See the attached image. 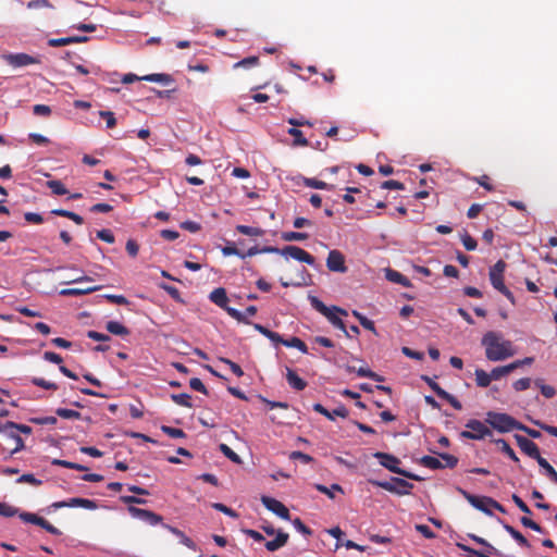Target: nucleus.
Masks as SVG:
<instances>
[{
    "label": "nucleus",
    "mask_w": 557,
    "mask_h": 557,
    "mask_svg": "<svg viewBox=\"0 0 557 557\" xmlns=\"http://www.w3.org/2000/svg\"><path fill=\"white\" fill-rule=\"evenodd\" d=\"M512 371H515V366L506 364L502 367H496L490 372L488 376L492 379V381H497L500 380L503 376L511 373Z\"/></svg>",
    "instance_id": "obj_28"
},
{
    "label": "nucleus",
    "mask_w": 557,
    "mask_h": 557,
    "mask_svg": "<svg viewBox=\"0 0 557 557\" xmlns=\"http://www.w3.org/2000/svg\"><path fill=\"white\" fill-rule=\"evenodd\" d=\"M0 433H2L3 436H5L8 440L13 441L14 443V447L11 450H9L8 455L3 457L4 460L10 459L13 455L25 448L23 438L14 430L7 429L5 423L3 425H0Z\"/></svg>",
    "instance_id": "obj_14"
},
{
    "label": "nucleus",
    "mask_w": 557,
    "mask_h": 557,
    "mask_svg": "<svg viewBox=\"0 0 557 557\" xmlns=\"http://www.w3.org/2000/svg\"><path fill=\"white\" fill-rule=\"evenodd\" d=\"M386 278L393 283L399 284L405 287L410 286V281L405 275L392 269L386 270Z\"/></svg>",
    "instance_id": "obj_23"
},
{
    "label": "nucleus",
    "mask_w": 557,
    "mask_h": 557,
    "mask_svg": "<svg viewBox=\"0 0 557 557\" xmlns=\"http://www.w3.org/2000/svg\"><path fill=\"white\" fill-rule=\"evenodd\" d=\"M32 383L35 386H38V387H41V388H45V389H51V391L58 389V385L55 383L46 381L42 377H33L32 379Z\"/></svg>",
    "instance_id": "obj_48"
},
{
    "label": "nucleus",
    "mask_w": 557,
    "mask_h": 557,
    "mask_svg": "<svg viewBox=\"0 0 557 557\" xmlns=\"http://www.w3.org/2000/svg\"><path fill=\"white\" fill-rule=\"evenodd\" d=\"M535 385L540 387L541 389V393L544 397L546 398H553L555 395H556V389L555 387L550 386V385H546L543 383L542 380L537 379L535 380Z\"/></svg>",
    "instance_id": "obj_39"
},
{
    "label": "nucleus",
    "mask_w": 557,
    "mask_h": 557,
    "mask_svg": "<svg viewBox=\"0 0 557 557\" xmlns=\"http://www.w3.org/2000/svg\"><path fill=\"white\" fill-rule=\"evenodd\" d=\"M141 78H143V81L160 83L162 85H168L173 82L172 76L169 74H164V73L149 74V75L141 76Z\"/></svg>",
    "instance_id": "obj_27"
},
{
    "label": "nucleus",
    "mask_w": 557,
    "mask_h": 557,
    "mask_svg": "<svg viewBox=\"0 0 557 557\" xmlns=\"http://www.w3.org/2000/svg\"><path fill=\"white\" fill-rule=\"evenodd\" d=\"M461 242H462L463 247L469 251L474 250L478 246L476 240L472 236H470L468 233H465L461 236Z\"/></svg>",
    "instance_id": "obj_54"
},
{
    "label": "nucleus",
    "mask_w": 557,
    "mask_h": 557,
    "mask_svg": "<svg viewBox=\"0 0 557 557\" xmlns=\"http://www.w3.org/2000/svg\"><path fill=\"white\" fill-rule=\"evenodd\" d=\"M421 379L431 387V389L441 397L443 395V392H445L444 388H442L433 379H431L428 375H422Z\"/></svg>",
    "instance_id": "obj_53"
},
{
    "label": "nucleus",
    "mask_w": 557,
    "mask_h": 557,
    "mask_svg": "<svg viewBox=\"0 0 557 557\" xmlns=\"http://www.w3.org/2000/svg\"><path fill=\"white\" fill-rule=\"evenodd\" d=\"M236 230L247 236H259L262 233L260 228L247 225H237Z\"/></svg>",
    "instance_id": "obj_51"
},
{
    "label": "nucleus",
    "mask_w": 557,
    "mask_h": 557,
    "mask_svg": "<svg viewBox=\"0 0 557 557\" xmlns=\"http://www.w3.org/2000/svg\"><path fill=\"white\" fill-rule=\"evenodd\" d=\"M441 461L443 462V469L449 468L453 469L458 463V458L450 454H440Z\"/></svg>",
    "instance_id": "obj_45"
},
{
    "label": "nucleus",
    "mask_w": 557,
    "mask_h": 557,
    "mask_svg": "<svg viewBox=\"0 0 557 557\" xmlns=\"http://www.w3.org/2000/svg\"><path fill=\"white\" fill-rule=\"evenodd\" d=\"M65 507H82L88 510H95L98 508L97 502L88 498L73 497L67 500L54 502L50 508L57 510Z\"/></svg>",
    "instance_id": "obj_10"
},
{
    "label": "nucleus",
    "mask_w": 557,
    "mask_h": 557,
    "mask_svg": "<svg viewBox=\"0 0 557 557\" xmlns=\"http://www.w3.org/2000/svg\"><path fill=\"white\" fill-rule=\"evenodd\" d=\"M259 64V58L258 57H248L245 58L234 64V69L244 67V69H250L253 66H257Z\"/></svg>",
    "instance_id": "obj_40"
},
{
    "label": "nucleus",
    "mask_w": 557,
    "mask_h": 557,
    "mask_svg": "<svg viewBox=\"0 0 557 557\" xmlns=\"http://www.w3.org/2000/svg\"><path fill=\"white\" fill-rule=\"evenodd\" d=\"M520 522L522 523L523 527L529 528L535 532H540V533L543 532V528L539 523H536L532 519H530L529 517H522L520 519Z\"/></svg>",
    "instance_id": "obj_59"
},
{
    "label": "nucleus",
    "mask_w": 557,
    "mask_h": 557,
    "mask_svg": "<svg viewBox=\"0 0 557 557\" xmlns=\"http://www.w3.org/2000/svg\"><path fill=\"white\" fill-rule=\"evenodd\" d=\"M221 362L227 364L231 369V371L238 377L243 376L244 375V371L242 370V368L235 363L234 361L227 359V358H221L220 359Z\"/></svg>",
    "instance_id": "obj_60"
},
{
    "label": "nucleus",
    "mask_w": 557,
    "mask_h": 557,
    "mask_svg": "<svg viewBox=\"0 0 557 557\" xmlns=\"http://www.w3.org/2000/svg\"><path fill=\"white\" fill-rule=\"evenodd\" d=\"M97 237L108 244H113L115 240L113 233L108 228L98 231Z\"/></svg>",
    "instance_id": "obj_61"
},
{
    "label": "nucleus",
    "mask_w": 557,
    "mask_h": 557,
    "mask_svg": "<svg viewBox=\"0 0 557 557\" xmlns=\"http://www.w3.org/2000/svg\"><path fill=\"white\" fill-rule=\"evenodd\" d=\"M262 504L273 513L278 515V500L269 496L261 497Z\"/></svg>",
    "instance_id": "obj_47"
},
{
    "label": "nucleus",
    "mask_w": 557,
    "mask_h": 557,
    "mask_svg": "<svg viewBox=\"0 0 557 557\" xmlns=\"http://www.w3.org/2000/svg\"><path fill=\"white\" fill-rule=\"evenodd\" d=\"M504 529L517 541V543L522 547H530L529 541L513 527L508 523L503 522Z\"/></svg>",
    "instance_id": "obj_25"
},
{
    "label": "nucleus",
    "mask_w": 557,
    "mask_h": 557,
    "mask_svg": "<svg viewBox=\"0 0 557 557\" xmlns=\"http://www.w3.org/2000/svg\"><path fill=\"white\" fill-rule=\"evenodd\" d=\"M287 133L294 137L293 146H308L309 143L304 136L302 132L299 131L297 127H292L287 131Z\"/></svg>",
    "instance_id": "obj_31"
},
{
    "label": "nucleus",
    "mask_w": 557,
    "mask_h": 557,
    "mask_svg": "<svg viewBox=\"0 0 557 557\" xmlns=\"http://www.w3.org/2000/svg\"><path fill=\"white\" fill-rule=\"evenodd\" d=\"M171 399L178 406H183V407H186V408H191L193 407V404H191V396L189 394H186V393H182V394H172L171 395Z\"/></svg>",
    "instance_id": "obj_36"
},
{
    "label": "nucleus",
    "mask_w": 557,
    "mask_h": 557,
    "mask_svg": "<svg viewBox=\"0 0 557 557\" xmlns=\"http://www.w3.org/2000/svg\"><path fill=\"white\" fill-rule=\"evenodd\" d=\"M309 235L302 232H284L281 234V238L285 242H302L308 239Z\"/></svg>",
    "instance_id": "obj_35"
},
{
    "label": "nucleus",
    "mask_w": 557,
    "mask_h": 557,
    "mask_svg": "<svg viewBox=\"0 0 557 557\" xmlns=\"http://www.w3.org/2000/svg\"><path fill=\"white\" fill-rule=\"evenodd\" d=\"M284 275L281 276V285L287 286H306L309 285L311 275L302 264H295L292 270L282 269Z\"/></svg>",
    "instance_id": "obj_4"
},
{
    "label": "nucleus",
    "mask_w": 557,
    "mask_h": 557,
    "mask_svg": "<svg viewBox=\"0 0 557 557\" xmlns=\"http://www.w3.org/2000/svg\"><path fill=\"white\" fill-rule=\"evenodd\" d=\"M24 219L28 223L33 224H41L44 222V218L41 214L36 212H26L24 213Z\"/></svg>",
    "instance_id": "obj_64"
},
{
    "label": "nucleus",
    "mask_w": 557,
    "mask_h": 557,
    "mask_svg": "<svg viewBox=\"0 0 557 557\" xmlns=\"http://www.w3.org/2000/svg\"><path fill=\"white\" fill-rule=\"evenodd\" d=\"M369 482L374 486L400 496L410 494V491L413 488L412 483L400 478H392L389 481L369 480Z\"/></svg>",
    "instance_id": "obj_6"
},
{
    "label": "nucleus",
    "mask_w": 557,
    "mask_h": 557,
    "mask_svg": "<svg viewBox=\"0 0 557 557\" xmlns=\"http://www.w3.org/2000/svg\"><path fill=\"white\" fill-rule=\"evenodd\" d=\"M312 408L315 412L323 414L331 421H333L335 417L346 418L348 416V410L345 406H338L332 411L324 408L321 404H314Z\"/></svg>",
    "instance_id": "obj_17"
},
{
    "label": "nucleus",
    "mask_w": 557,
    "mask_h": 557,
    "mask_svg": "<svg viewBox=\"0 0 557 557\" xmlns=\"http://www.w3.org/2000/svg\"><path fill=\"white\" fill-rule=\"evenodd\" d=\"M210 300L221 308H226L228 298L224 288L219 287L213 289L209 296Z\"/></svg>",
    "instance_id": "obj_21"
},
{
    "label": "nucleus",
    "mask_w": 557,
    "mask_h": 557,
    "mask_svg": "<svg viewBox=\"0 0 557 557\" xmlns=\"http://www.w3.org/2000/svg\"><path fill=\"white\" fill-rule=\"evenodd\" d=\"M305 185L315 189H331L332 186L323 181L317 178H305Z\"/></svg>",
    "instance_id": "obj_44"
},
{
    "label": "nucleus",
    "mask_w": 557,
    "mask_h": 557,
    "mask_svg": "<svg viewBox=\"0 0 557 557\" xmlns=\"http://www.w3.org/2000/svg\"><path fill=\"white\" fill-rule=\"evenodd\" d=\"M456 546L461 549L462 552L467 553L469 557H486V554L476 550L468 545H465L462 543H457Z\"/></svg>",
    "instance_id": "obj_52"
},
{
    "label": "nucleus",
    "mask_w": 557,
    "mask_h": 557,
    "mask_svg": "<svg viewBox=\"0 0 557 557\" xmlns=\"http://www.w3.org/2000/svg\"><path fill=\"white\" fill-rule=\"evenodd\" d=\"M352 314L354 317H356L359 321V323L366 329V330H369L371 331L372 333L374 334H377L376 333V329H375V325H374V322L370 319H368L367 317H364L363 314H361L360 312L354 310L352 311Z\"/></svg>",
    "instance_id": "obj_37"
},
{
    "label": "nucleus",
    "mask_w": 557,
    "mask_h": 557,
    "mask_svg": "<svg viewBox=\"0 0 557 557\" xmlns=\"http://www.w3.org/2000/svg\"><path fill=\"white\" fill-rule=\"evenodd\" d=\"M189 386L194 389V391H197L201 394H205V395H208V389L207 387L205 386V384L202 383V381L198 377H193L190 379L189 381Z\"/></svg>",
    "instance_id": "obj_55"
},
{
    "label": "nucleus",
    "mask_w": 557,
    "mask_h": 557,
    "mask_svg": "<svg viewBox=\"0 0 557 557\" xmlns=\"http://www.w3.org/2000/svg\"><path fill=\"white\" fill-rule=\"evenodd\" d=\"M220 450L223 453L225 457H227L230 460H232L235 463H240L242 459L240 457L226 444H220Z\"/></svg>",
    "instance_id": "obj_42"
},
{
    "label": "nucleus",
    "mask_w": 557,
    "mask_h": 557,
    "mask_svg": "<svg viewBox=\"0 0 557 557\" xmlns=\"http://www.w3.org/2000/svg\"><path fill=\"white\" fill-rule=\"evenodd\" d=\"M281 345L287 346V347H294L300 350L301 352H307V345L304 341H301L298 337H292L289 339H283L281 337Z\"/></svg>",
    "instance_id": "obj_30"
},
{
    "label": "nucleus",
    "mask_w": 557,
    "mask_h": 557,
    "mask_svg": "<svg viewBox=\"0 0 557 557\" xmlns=\"http://www.w3.org/2000/svg\"><path fill=\"white\" fill-rule=\"evenodd\" d=\"M373 456H374V458H376L379 460L381 466L388 469L391 472L403 475L408 479H412V480H417V481L420 480V478L418 475L399 468L398 465L400 463V460L397 457H395L391 454L381 453V451L375 453Z\"/></svg>",
    "instance_id": "obj_7"
},
{
    "label": "nucleus",
    "mask_w": 557,
    "mask_h": 557,
    "mask_svg": "<svg viewBox=\"0 0 557 557\" xmlns=\"http://www.w3.org/2000/svg\"><path fill=\"white\" fill-rule=\"evenodd\" d=\"M475 383L479 387H487L490 386L492 379L488 376L490 373L482 369H476L474 372Z\"/></svg>",
    "instance_id": "obj_33"
},
{
    "label": "nucleus",
    "mask_w": 557,
    "mask_h": 557,
    "mask_svg": "<svg viewBox=\"0 0 557 557\" xmlns=\"http://www.w3.org/2000/svg\"><path fill=\"white\" fill-rule=\"evenodd\" d=\"M55 413L63 419H79L81 418V412L72 410V409H66V408H58L55 410Z\"/></svg>",
    "instance_id": "obj_49"
},
{
    "label": "nucleus",
    "mask_w": 557,
    "mask_h": 557,
    "mask_svg": "<svg viewBox=\"0 0 557 557\" xmlns=\"http://www.w3.org/2000/svg\"><path fill=\"white\" fill-rule=\"evenodd\" d=\"M101 286H88L82 288H64L60 290L61 296H83L97 292Z\"/></svg>",
    "instance_id": "obj_20"
},
{
    "label": "nucleus",
    "mask_w": 557,
    "mask_h": 557,
    "mask_svg": "<svg viewBox=\"0 0 557 557\" xmlns=\"http://www.w3.org/2000/svg\"><path fill=\"white\" fill-rule=\"evenodd\" d=\"M127 510L132 517L141 519V520L146 521L147 523H149L150 525H157V524L162 523V521H163L162 516H160L151 510H148V509H141L138 507L129 506L127 508Z\"/></svg>",
    "instance_id": "obj_13"
},
{
    "label": "nucleus",
    "mask_w": 557,
    "mask_h": 557,
    "mask_svg": "<svg viewBox=\"0 0 557 557\" xmlns=\"http://www.w3.org/2000/svg\"><path fill=\"white\" fill-rule=\"evenodd\" d=\"M485 422L500 433H507L518 429L519 421L503 412L488 411Z\"/></svg>",
    "instance_id": "obj_5"
},
{
    "label": "nucleus",
    "mask_w": 557,
    "mask_h": 557,
    "mask_svg": "<svg viewBox=\"0 0 557 557\" xmlns=\"http://www.w3.org/2000/svg\"><path fill=\"white\" fill-rule=\"evenodd\" d=\"M481 343L485 349V357L488 361H503L516 354L512 343L505 339L503 334L498 332L490 331L485 333Z\"/></svg>",
    "instance_id": "obj_1"
},
{
    "label": "nucleus",
    "mask_w": 557,
    "mask_h": 557,
    "mask_svg": "<svg viewBox=\"0 0 557 557\" xmlns=\"http://www.w3.org/2000/svg\"><path fill=\"white\" fill-rule=\"evenodd\" d=\"M4 60L13 67H22L40 63V60L38 58L29 55L27 53H11L4 55Z\"/></svg>",
    "instance_id": "obj_16"
},
{
    "label": "nucleus",
    "mask_w": 557,
    "mask_h": 557,
    "mask_svg": "<svg viewBox=\"0 0 557 557\" xmlns=\"http://www.w3.org/2000/svg\"><path fill=\"white\" fill-rule=\"evenodd\" d=\"M222 253L224 256L235 255V256H238L242 259L246 258V255H244V252L242 250H239L238 248H236L233 244H230V245L223 247L222 248Z\"/></svg>",
    "instance_id": "obj_57"
},
{
    "label": "nucleus",
    "mask_w": 557,
    "mask_h": 557,
    "mask_svg": "<svg viewBox=\"0 0 557 557\" xmlns=\"http://www.w3.org/2000/svg\"><path fill=\"white\" fill-rule=\"evenodd\" d=\"M315 488H317L319 492H321V493H323V494L327 495L331 499H333V498H334V493H333L334 491H337V492H342V493H343V488H342V486H341L339 484H332V485H331V487H327V486L322 485V484H317V485H315Z\"/></svg>",
    "instance_id": "obj_41"
},
{
    "label": "nucleus",
    "mask_w": 557,
    "mask_h": 557,
    "mask_svg": "<svg viewBox=\"0 0 557 557\" xmlns=\"http://www.w3.org/2000/svg\"><path fill=\"white\" fill-rule=\"evenodd\" d=\"M468 430L462 431L460 436L467 440L480 441L492 435L490 428L480 420L471 419L466 423Z\"/></svg>",
    "instance_id": "obj_8"
},
{
    "label": "nucleus",
    "mask_w": 557,
    "mask_h": 557,
    "mask_svg": "<svg viewBox=\"0 0 557 557\" xmlns=\"http://www.w3.org/2000/svg\"><path fill=\"white\" fill-rule=\"evenodd\" d=\"M531 386V379L522 377L513 382L512 387L516 392H522Z\"/></svg>",
    "instance_id": "obj_58"
},
{
    "label": "nucleus",
    "mask_w": 557,
    "mask_h": 557,
    "mask_svg": "<svg viewBox=\"0 0 557 557\" xmlns=\"http://www.w3.org/2000/svg\"><path fill=\"white\" fill-rule=\"evenodd\" d=\"M161 430L163 433H165L166 435H169L170 437H173V438H183L186 436L185 432L182 429L162 425Z\"/></svg>",
    "instance_id": "obj_46"
},
{
    "label": "nucleus",
    "mask_w": 557,
    "mask_h": 557,
    "mask_svg": "<svg viewBox=\"0 0 557 557\" xmlns=\"http://www.w3.org/2000/svg\"><path fill=\"white\" fill-rule=\"evenodd\" d=\"M106 329L113 335L127 336L129 334V330L117 321L107 322Z\"/></svg>",
    "instance_id": "obj_24"
},
{
    "label": "nucleus",
    "mask_w": 557,
    "mask_h": 557,
    "mask_svg": "<svg viewBox=\"0 0 557 557\" xmlns=\"http://www.w3.org/2000/svg\"><path fill=\"white\" fill-rule=\"evenodd\" d=\"M253 326L261 334H263L264 336L270 338L273 342L275 347L278 346V333L272 332V331L268 330L265 326H263L261 324H255Z\"/></svg>",
    "instance_id": "obj_38"
},
{
    "label": "nucleus",
    "mask_w": 557,
    "mask_h": 557,
    "mask_svg": "<svg viewBox=\"0 0 557 557\" xmlns=\"http://www.w3.org/2000/svg\"><path fill=\"white\" fill-rule=\"evenodd\" d=\"M17 511V508L7 505L5 503H0V516L13 517Z\"/></svg>",
    "instance_id": "obj_63"
},
{
    "label": "nucleus",
    "mask_w": 557,
    "mask_h": 557,
    "mask_svg": "<svg viewBox=\"0 0 557 557\" xmlns=\"http://www.w3.org/2000/svg\"><path fill=\"white\" fill-rule=\"evenodd\" d=\"M326 268L331 272L346 273L348 268L345 263L344 253L337 249L331 250L326 258Z\"/></svg>",
    "instance_id": "obj_11"
},
{
    "label": "nucleus",
    "mask_w": 557,
    "mask_h": 557,
    "mask_svg": "<svg viewBox=\"0 0 557 557\" xmlns=\"http://www.w3.org/2000/svg\"><path fill=\"white\" fill-rule=\"evenodd\" d=\"M16 483H27L34 486H39L42 484V481L37 479L33 473H25L16 479Z\"/></svg>",
    "instance_id": "obj_43"
},
{
    "label": "nucleus",
    "mask_w": 557,
    "mask_h": 557,
    "mask_svg": "<svg viewBox=\"0 0 557 557\" xmlns=\"http://www.w3.org/2000/svg\"><path fill=\"white\" fill-rule=\"evenodd\" d=\"M5 428L14 430V431H18V432H21L23 434H30L32 433V428L30 426H28L26 424H20V423L13 422V421L5 422Z\"/></svg>",
    "instance_id": "obj_50"
},
{
    "label": "nucleus",
    "mask_w": 557,
    "mask_h": 557,
    "mask_svg": "<svg viewBox=\"0 0 557 557\" xmlns=\"http://www.w3.org/2000/svg\"><path fill=\"white\" fill-rule=\"evenodd\" d=\"M419 463L429 469H443V462L433 456H423L419 460Z\"/></svg>",
    "instance_id": "obj_29"
},
{
    "label": "nucleus",
    "mask_w": 557,
    "mask_h": 557,
    "mask_svg": "<svg viewBox=\"0 0 557 557\" xmlns=\"http://www.w3.org/2000/svg\"><path fill=\"white\" fill-rule=\"evenodd\" d=\"M539 466L545 471L546 476L557 484V471L554 467L543 457L536 460Z\"/></svg>",
    "instance_id": "obj_26"
},
{
    "label": "nucleus",
    "mask_w": 557,
    "mask_h": 557,
    "mask_svg": "<svg viewBox=\"0 0 557 557\" xmlns=\"http://www.w3.org/2000/svg\"><path fill=\"white\" fill-rule=\"evenodd\" d=\"M46 185L57 196H62L69 193L64 184L59 180L48 181Z\"/></svg>",
    "instance_id": "obj_32"
},
{
    "label": "nucleus",
    "mask_w": 557,
    "mask_h": 557,
    "mask_svg": "<svg viewBox=\"0 0 557 557\" xmlns=\"http://www.w3.org/2000/svg\"><path fill=\"white\" fill-rule=\"evenodd\" d=\"M20 519L26 523H32V524H36L40 528H45V525L47 524V520L44 519L42 517H39L38 515L36 513H33V512H21L18 515Z\"/></svg>",
    "instance_id": "obj_22"
},
{
    "label": "nucleus",
    "mask_w": 557,
    "mask_h": 557,
    "mask_svg": "<svg viewBox=\"0 0 557 557\" xmlns=\"http://www.w3.org/2000/svg\"><path fill=\"white\" fill-rule=\"evenodd\" d=\"M496 445L499 446L500 450L507 455L511 460H513L515 462H519V458L518 456L516 455L515 450L510 447V445L503 438H499V440H496L495 441Z\"/></svg>",
    "instance_id": "obj_34"
},
{
    "label": "nucleus",
    "mask_w": 557,
    "mask_h": 557,
    "mask_svg": "<svg viewBox=\"0 0 557 557\" xmlns=\"http://www.w3.org/2000/svg\"><path fill=\"white\" fill-rule=\"evenodd\" d=\"M457 491L478 510L492 516L491 497L473 495L461 487Z\"/></svg>",
    "instance_id": "obj_9"
},
{
    "label": "nucleus",
    "mask_w": 557,
    "mask_h": 557,
    "mask_svg": "<svg viewBox=\"0 0 557 557\" xmlns=\"http://www.w3.org/2000/svg\"><path fill=\"white\" fill-rule=\"evenodd\" d=\"M162 527L164 529L169 530L174 535H176L183 545H185L186 547H188L190 549H196L195 542L191 539H189L183 531H181L180 529L172 527L170 524H165V523H162Z\"/></svg>",
    "instance_id": "obj_18"
},
{
    "label": "nucleus",
    "mask_w": 557,
    "mask_h": 557,
    "mask_svg": "<svg viewBox=\"0 0 557 557\" xmlns=\"http://www.w3.org/2000/svg\"><path fill=\"white\" fill-rule=\"evenodd\" d=\"M281 257H283L281 269L286 270H292V268H294L292 260H296L300 263H307L309 265H314L315 263V258L312 255H310L305 249L294 245H287L281 248Z\"/></svg>",
    "instance_id": "obj_3"
},
{
    "label": "nucleus",
    "mask_w": 557,
    "mask_h": 557,
    "mask_svg": "<svg viewBox=\"0 0 557 557\" xmlns=\"http://www.w3.org/2000/svg\"><path fill=\"white\" fill-rule=\"evenodd\" d=\"M444 400H446L447 403H449L456 410H461L462 409V405L461 403L451 394H449L448 392H443V395L440 397Z\"/></svg>",
    "instance_id": "obj_56"
},
{
    "label": "nucleus",
    "mask_w": 557,
    "mask_h": 557,
    "mask_svg": "<svg viewBox=\"0 0 557 557\" xmlns=\"http://www.w3.org/2000/svg\"><path fill=\"white\" fill-rule=\"evenodd\" d=\"M515 440L517 442V445L519 446V448L527 455L529 456L530 458H533L535 460L540 459L542 456L540 454V448L539 446L531 440L522 436V435H519V434H515Z\"/></svg>",
    "instance_id": "obj_15"
},
{
    "label": "nucleus",
    "mask_w": 557,
    "mask_h": 557,
    "mask_svg": "<svg viewBox=\"0 0 557 557\" xmlns=\"http://www.w3.org/2000/svg\"><path fill=\"white\" fill-rule=\"evenodd\" d=\"M506 262L504 260H498L491 269H490V281L492 286L496 290H500L506 285L504 283V272L506 270Z\"/></svg>",
    "instance_id": "obj_12"
},
{
    "label": "nucleus",
    "mask_w": 557,
    "mask_h": 557,
    "mask_svg": "<svg viewBox=\"0 0 557 557\" xmlns=\"http://www.w3.org/2000/svg\"><path fill=\"white\" fill-rule=\"evenodd\" d=\"M309 301L313 309L324 315L333 326L339 329L347 337H349V333L346 331L344 321L337 315V313L346 315V310L336 306L327 307L317 296L312 295L309 296Z\"/></svg>",
    "instance_id": "obj_2"
},
{
    "label": "nucleus",
    "mask_w": 557,
    "mask_h": 557,
    "mask_svg": "<svg viewBox=\"0 0 557 557\" xmlns=\"http://www.w3.org/2000/svg\"><path fill=\"white\" fill-rule=\"evenodd\" d=\"M100 116L106 120L107 127L113 128L116 125V119L111 111H100Z\"/></svg>",
    "instance_id": "obj_62"
},
{
    "label": "nucleus",
    "mask_w": 557,
    "mask_h": 557,
    "mask_svg": "<svg viewBox=\"0 0 557 557\" xmlns=\"http://www.w3.org/2000/svg\"><path fill=\"white\" fill-rule=\"evenodd\" d=\"M286 380L296 391H302L307 386V382L289 368H287Z\"/></svg>",
    "instance_id": "obj_19"
}]
</instances>
